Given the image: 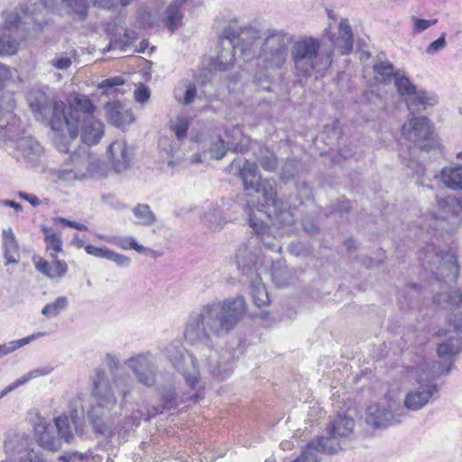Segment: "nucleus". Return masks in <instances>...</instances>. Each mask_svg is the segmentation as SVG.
I'll list each match as a JSON object with an SVG mask.
<instances>
[{
	"label": "nucleus",
	"mask_w": 462,
	"mask_h": 462,
	"mask_svg": "<svg viewBox=\"0 0 462 462\" xmlns=\"http://www.w3.org/2000/svg\"><path fill=\"white\" fill-rule=\"evenodd\" d=\"M246 312L243 296L207 303L192 311L187 320L184 337L200 350L209 373L218 380H225L232 374L231 354L227 350L212 348L211 336L220 337L234 329Z\"/></svg>",
	"instance_id": "1"
},
{
	"label": "nucleus",
	"mask_w": 462,
	"mask_h": 462,
	"mask_svg": "<svg viewBox=\"0 0 462 462\" xmlns=\"http://www.w3.org/2000/svg\"><path fill=\"white\" fill-rule=\"evenodd\" d=\"M92 382L91 403L88 411V418L97 432L112 436L117 429L115 424L116 412L114 411L117 403L115 390L122 396V407L127 395L134 389L133 382L126 374H117L110 382L102 369L96 370Z\"/></svg>",
	"instance_id": "2"
},
{
	"label": "nucleus",
	"mask_w": 462,
	"mask_h": 462,
	"mask_svg": "<svg viewBox=\"0 0 462 462\" xmlns=\"http://www.w3.org/2000/svg\"><path fill=\"white\" fill-rule=\"evenodd\" d=\"M69 104L68 117L71 124L63 126V130H68L69 138L60 135L55 139L57 149L62 152H71V143H69V139L71 142L76 140L79 128L81 141L87 145L97 143L104 133V125L94 117L96 107L87 96L73 95L69 97Z\"/></svg>",
	"instance_id": "3"
},
{
	"label": "nucleus",
	"mask_w": 462,
	"mask_h": 462,
	"mask_svg": "<svg viewBox=\"0 0 462 462\" xmlns=\"http://www.w3.org/2000/svg\"><path fill=\"white\" fill-rule=\"evenodd\" d=\"M261 43L260 32L254 27H242L236 21L230 22L225 26L219 37L217 56L214 61L215 69H228L235 61L236 50L245 60L254 58Z\"/></svg>",
	"instance_id": "4"
},
{
	"label": "nucleus",
	"mask_w": 462,
	"mask_h": 462,
	"mask_svg": "<svg viewBox=\"0 0 462 462\" xmlns=\"http://www.w3.org/2000/svg\"><path fill=\"white\" fill-rule=\"evenodd\" d=\"M291 53L297 73L302 76L321 74L332 62V50L321 49L320 40L311 36L293 42Z\"/></svg>",
	"instance_id": "5"
},
{
	"label": "nucleus",
	"mask_w": 462,
	"mask_h": 462,
	"mask_svg": "<svg viewBox=\"0 0 462 462\" xmlns=\"http://www.w3.org/2000/svg\"><path fill=\"white\" fill-rule=\"evenodd\" d=\"M1 127L0 143L13 158L33 168L42 163L43 147L31 134H26L22 125L17 126V121L14 120L8 130H5L3 124Z\"/></svg>",
	"instance_id": "6"
},
{
	"label": "nucleus",
	"mask_w": 462,
	"mask_h": 462,
	"mask_svg": "<svg viewBox=\"0 0 462 462\" xmlns=\"http://www.w3.org/2000/svg\"><path fill=\"white\" fill-rule=\"evenodd\" d=\"M403 138L411 143L407 144L410 158H403L407 167L411 168L418 176L425 175V167L415 161L413 157L417 152L429 151L431 147L430 125L426 117H412L402 129Z\"/></svg>",
	"instance_id": "7"
},
{
	"label": "nucleus",
	"mask_w": 462,
	"mask_h": 462,
	"mask_svg": "<svg viewBox=\"0 0 462 462\" xmlns=\"http://www.w3.org/2000/svg\"><path fill=\"white\" fill-rule=\"evenodd\" d=\"M26 98L36 120L48 121L53 131L62 132L63 126L71 124L63 102L51 101L43 91L38 89L31 90Z\"/></svg>",
	"instance_id": "8"
},
{
	"label": "nucleus",
	"mask_w": 462,
	"mask_h": 462,
	"mask_svg": "<svg viewBox=\"0 0 462 462\" xmlns=\"http://www.w3.org/2000/svg\"><path fill=\"white\" fill-rule=\"evenodd\" d=\"M261 43L254 57L262 60L265 69H280L287 61L292 37L284 31L271 29Z\"/></svg>",
	"instance_id": "9"
},
{
	"label": "nucleus",
	"mask_w": 462,
	"mask_h": 462,
	"mask_svg": "<svg viewBox=\"0 0 462 462\" xmlns=\"http://www.w3.org/2000/svg\"><path fill=\"white\" fill-rule=\"evenodd\" d=\"M451 365L445 371L433 370L430 365L424 364L416 370L419 385L411 389L405 395L403 405L409 411H419L437 396L439 389L431 381L445 372L448 374Z\"/></svg>",
	"instance_id": "10"
},
{
	"label": "nucleus",
	"mask_w": 462,
	"mask_h": 462,
	"mask_svg": "<svg viewBox=\"0 0 462 462\" xmlns=\"http://www.w3.org/2000/svg\"><path fill=\"white\" fill-rule=\"evenodd\" d=\"M32 439L24 432L9 433L5 441L6 458L1 462H46L43 455L35 450Z\"/></svg>",
	"instance_id": "11"
},
{
	"label": "nucleus",
	"mask_w": 462,
	"mask_h": 462,
	"mask_svg": "<svg viewBox=\"0 0 462 462\" xmlns=\"http://www.w3.org/2000/svg\"><path fill=\"white\" fill-rule=\"evenodd\" d=\"M394 86L402 97L411 114L419 113L428 106H433L437 100L434 96L429 95L424 90H418L416 86L404 74L397 71L394 79Z\"/></svg>",
	"instance_id": "12"
},
{
	"label": "nucleus",
	"mask_w": 462,
	"mask_h": 462,
	"mask_svg": "<svg viewBox=\"0 0 462 462\" xmlns=\"http://www.w3.org/2000/svg\"><path fill=\"white\" fill-rule=\"evenodd\" d=\"M26 32L17 14H10L0 26V56H11L17 52Z\"/></svg>",
	"instance_id": "13"
},
{
	"label": "nucleus",
	"mask_w": 462,
	"mask_h": 462,
	"mask_svg": "<svg viewBox=\"0 0 462 462\" xmlns=\"http://www.w3.org/2000/svg\"><path fill=\"white\" fill-rule=\"evenodd\" d=\"M424 260L436 267L439 273H436V279L448 280L455 282L458 273L457 261L455 254L450 252L435 251L433 246H429L425 252Z\"/></svg>",
	"instance_id": "14"
},
{
	"label": "nucleus",
	"mask_w": 462,
	"mask_h": 462,
	"mask_svg": "<svg viewBox=\"0 0 462 462\" xmlns=\"http://www.w3.org/2000/svg\"><path fill=\"white\" fill-rule=\"evenodd\" d=\"M255 239L250 238L236 249L235 261L237 269L245 277L260 273L262 266V250L255 245Z\"/></svg>",
	"instance_id": "15"
},
{
	"label": "nucleus",
	"mask_w": 462,
	"mask_h": 462,
	"mask_svg": "<svg viewBox=\"0 0 462 462\" xmlns=\"http://www.w3.org/2000/svg\"><path fill=\"white\" fill-rule=\"evenodd\" d=\"M125 365L133 372L138 383L146 387L155 385L158 366L152 354L140 353L127 359Z\"/></svg>",
	"instance_id": "16"
},
{
	"label": "nucleus",
	"mask_w": 462,
	"mask_h": 462,
	"mask_svg": "<svg viewBox=\"0 0 462 462\" xmlns=\"http://www.w3.org/2000/svg\"><path fill=\"white\" fill-rule=\"evenodd\" d=\"M168 358L172 365L180 371L186 383L196 389L199 383V374L195 365V356L186 353L182 346L169 347L167 349Z\"/></svg>",
	"instance_id": "17"
},
{
	"label": "nucleus",
	"mask_w": 462,
	"mask_h": 462,
	"mask_svg": "<svg viewBox=\"0 0 462 462\" xmlns=\"http://www.w3.org/2000/svg\"><path fill=\"white\" fill-rule=\"evenodd\" d=\"M391 403H374L367 407L365 422L373 428H385L402 421L403 412H393Z\"/></svg>",
	"instance_id": "18"
},
{
	"label": "nucleus",
	"mask_w": 462,
	"mask_h": 462,
	"mask_svg": "<svg viewBox=\"0 0 462 462\" xmlns=\"http://www.w3.org/2000/svg\"><path fill=\"white\" fill-rule=\"evenodd\" d=\"M355 428V420L352 416L346 413H338L333 420H330L327 427L328 437H325L329 442H337L339 446V450L342 449V439L350 436Z\"/></svg>",
	"instance_id": "19"
},
{
	"label": "nucleus",
	"mask_w": 462,
	"mask_h": 462,
	"mask_svg": "<svg viewBox=\"0 0 462 462\" xmlns=\"http://www.w3.org/2000/svg\"><path fill=\"white\" fill-rule=\"evenodd\" d=\"M439 212L434 215L435 218L440 221V224L436 226L442 230H449L451 227L442 224L448 221L450 225L455 226L457 223L458 212L461 209L459 201L451 196H447L442 199L437 198Z\"/></svg>",
	"instance_id": "20"
},
{
	"label": "nucleus",
	"mask_w": 462,
	"mask_h": 462,
	"mask_svg": "<svg viewBox=\"0 0 462 462\" xmlns=\"http://www.w3.org/2000/svg\"><path fill=\"white\" fill-rule=\"evenodd\" d=\"M80 152L74 151L65 163L56 172V182L70 184L77 180H83L85 170L81 167Z\"/></svg>",
	"instance_id": "21"
},
{
	"label": "nucleus",
	"mask_w": 462,
	"mask_h": 462,
	"mask_svg": "<svg viewBox=\"0 0 462 462\" xmlns=\"http://www.w3.org/2000/svg\"><path fill=\"white\" fill-rule=\"evenodd\" d=\"M249 224L254 232V236H251V238L255 239L256 245L261 242L272 252H282V246L281 241L273 234L270 226L265 225L263 221L257 220L254 215L250 216Z\"/></svg>",
	"instance_id": "22"
},
{
	"label": "nucleus",
	"mask_w": 462,
	"mask_h": 462,
	"mask_svg": "<svg viewBox=\"0 0 462 462\" xmlns=\"http://www.w3.org/2000/svg\"><path fill=\"white\" fill-rule=\"evenodd\" d=\"M34 435L38 444L44 449L56 451L61 447L58 435H55L53 426L42 417H37L34 423Z\"/></svg>",
	"instance_id": "23"
},
{
	"label": "nucleus",
	"mask_w": 462,
	"mask_h": 462,
	"mask_svg": "<svg viewBox=\"0 0 462 462\" xmlns=\"http://www.w3.org/2000/svg\"><path fill=\"white\" fill-rule=\"evenodd\" d=\"M114 170L122 172L129 169L133 150L124 141H116L108 147Z\"/></svg>",
	"instance_id": "24"
},
{
	"label": "nucleus",
	"mask_w": 462,
	"mask_h": 462,
	"mask_svg": "<svg viewBox=\"0 0 462 462\" xmlns=\"http://www.w3.org/2000/svg\"><path fill=\"white\" fill-rule=\"evenodd\" d=\"M105 110L107 122L117 128H124L134 121L133 113L120 102L107 103Z\"/></svg>",
	"instance_id": "25"
},
{
	"label": "nucleus",
	"mask_w": 462,
	"mask_h": 462,
	"mask_svg": "<svg viewBox=\"0 0 462 462\" xmlns=\"http://www.w3.org/2000/svg\"><path fill=\"white\" fill-rule=\"evenodd\" d=\"M331 42L341 55H347L353 49L354 38L352 28L347 19H341L336 36L331 37Z\"/></svg>",
	"instance_id": "26"
},
{
	"label": "nucleus",
	"mask_w": 462,
	"mask_h": 462,
	"mask_svg": "<svg viewBox=\"0 0 462 462\" xmlns=\"http://www.w3.org/2000/svg\"><path fill=\"white\" fill-rule=\"evenodd\" d=\"M80 152L81 167L85 170L84 179L90 177L101 179L106 176L107 167L106 163L96 156L90 155L87 149L81 148L79 150Z\"/></svg>",
	"instance_id": "27"
},
{
	"label": "nucleus",
	"mask_w": 462,
	"mask_h": 462,
	"mask_svg": "<svg viewBox=\"0 0 462 462\" xmlns=\"http://www.w3.org/2000/svg\"><path fill=\"white\" fill-rule=\"evenodd\" d=\"M79 419L73 416L61 415L54 419V426L60 441L70 443L78 433Z\"/></svg>",
	"instance_id": "28"
},
{
	"label": "nucleus",
	"mask_w": 462,
	"mask_h": 462,
	"mask_svg": "<svg viewBox=\"0 0 462 462\" xmlns=\"http://www.w3.org/2000/svg\"><path fill=\"white\" fill-rule=\"evenodd\" d=\"M35 269L50 279L63 277L68 272V265L64 261L53 258L51 263L40 256L33 257Z\"/></svg>",
	"instance_id": "29"
},
{
	"label": "nucleus",
	"mask_w": 462,
	"mask_h": 462,
	"mask_svg": "<svg viewBox=\"0 0 462 462\" xmlns=\"http://www.w3.org/2000/svg\"><path fill=\"white\" fill-rule=\"evenodd\" d=\"M232 141H225L221 137H219L217 141L214 143L208 151H206L207 155L209 159L220 160L226 155L227 150H230L232 148H234L236 151H245L243 147H239L235 143V138L242 134L241 129L238 126H236L232 129Z\"/></svg>",
	"instance_id": "30"
},
{
	"label": "nucleus",
	"mask_w": 462,
	"mask_h": 462,
	"mask_svg": "<svg viewBox=\"0 0 462 462\" xmlns=\"http://www.w3.org/2000/svg\"><path fill=\"white\" fill-rule=\"evenodd\" d=\"M239 177L242 179L245 189L247 191H259L261 174L258 166L254 162L245 160L239 168Z\"/></svg>",
	"instance_id": "31"
},
{
	"label": "nucleus",
	"mask_w": 462,
	"mask_h": 462,
	"mask_svg": "<svg viewBox=\"0 0 462 462\" xmlns=\"http://www.w3.org/2000/svg\"><path fill=\"white\" fill-rule=\"evenodd\" d=\"M450 332L446 330H439L438 337H446L447 339L438 345V355L441 358L449 359L458 354L462 349V338L458 336L449 335Z\"/></svg>",
	"instance_id": "32"
},
{
	"label": "nucleus",
	"mask_w": 462,
	"mask_h": 462,
	"mask_svg": "<svg viewBox=\"0 0 462 462\" xmlns=\"http://www.w3.org/2000/svg\"><path fill=\"white\" fill-rule=\"evenodd\" d=\"M188 0H173L166 8L162 23L171 31L175 32L182 25L183 14L180 7Z\"/></svg>",
	"instance_id": "33"
},
{
	"label": "nucleus",
	"mask_w": 462,
	"mask_h": 462,
	"mask_svg": "<svg viewBox=\"0 0 462 462\" xmlns=\"http://www.w3.org/2000/svg\"><path fill=\"white\" fill-rule=\"evenodd\" d=\"M4 257L8 263H18L19 245L16 236L11 227L5 228L2 231Z\"/></svg>",
	"instance_id": "34"
},
{
	"label": "nucleus",
	"mask_w": 462,
	"mask_h": 462,
	"mask_svg": "<svg viewBox=\"0 0 462 462\" xmlns=\"http://www.w3.org/2000/svg\"><path fill=\"white\" fill-rule=\"evenodd\" d=\"M249 282L251 296L254 305L258 308L265 307L269 304V295L265 286L262 282L260 273H254L253 276L246 277Z\"/></svg>",
	"instance_id": "35"
},
{
	"label": "nucleus",
	"mask_w": 462,
	"mask_h": 462,
	"mask_svg": "<svg viewBox=\"0 0 462 462\" xmlns=\"http://www.w3.org/2000/svg\"><path fill=\"white\" fill-rule=\"evenodd\" d=\"M269 211L270 214H273V225L277 226L278 227L291 226L295 221L293 212L287 207V204L282 200L273 205Z\"/></svg>",
	"instance_id": "36"
},
{
	"label": "nucleus",
	"mask_w": 462,
	"mask_h": 462,
	"mask_svg": "<svg viewBox=\"0 0 462 462\" xmlns=\"http://www.w3.org/2000/svg\"><path fill=\"white\" fill-rule=\"evenodd\" d=\"M51 372V368L50 367L37 368L30 371L29 373L23 374L22 377L16 379L14 383L5 387L4 390H2L0 392V399L8 394L9 393H11L12 391L15 390L19 386L25 384L30 380L38 378L40 376L47 375Z\"/></svg>",
	"instance_id": "37"
},
{
	"label": "nucleus",
	"mask_w": 462,
	"mask_h": 462,
	"mask_svg": "<svg viewBox=\"0 0 462 462\" xmlns=\"http://www.w3.org/2000/svg\"><path fill=\"white\" fill-rule=\"evenodd\" d=\"M441 180L449 189H462V167L451 166L444 168L441 171Z\"/></svg>",
	"instance_id": "38"
},
{
	"label": "nucleus",
	"mask_w": 462,
	"mask_h": 462,
	"mask_svg": "<svg viewBox=\"0 0 462 462\" xmlns=\"http://www.w3.org/2000/svg\"><path fill=\"white\" fill-rule=\"evenodd\" d=\"M132 213L136 219L134 221L136 225L149 226L153 225L157 220L155 214L152 211L148 204H137L132 208Z\"/></svg>",
	"instance_id": "39"
},
{
	"label": "nucleus",
	"mask_w": 462,
	"mask_h": 462,
	"mask_svg": "<svg viewBox=\"0 0 462 462\" xmlns=\"http://www.w3.org/2000/svg\"><path fill=\"white\" fill-rule=\"evenodd\" d=\"M434 302L443 309L458 307L462 304V291L439 292L434 297Z\"/></svg>",
	"instance_id": "40"
},
{
	"label": "nucleus",
	"mask_w": 462,
	"mask_h": 462,
	"mask_svg": "<svg viewBox=\"0 0 462 462\" xmlns=\"http://www.w3.org/2000/svg\"><path fill=\"white\" fill-rule=\"evenodd\" d=\"M260 193L264 200L265 205L270 208L280 201L277 199V194L275 189V183L273 180H264L260 182V190L255 191Z\"/></svg>",
	"instance_id": "41"
},
{
	"label": "nucleus",
	"mask_w": 462,
	"mask_h": 462,
	"mask_svg": "<svg viewBox=\"0 0 462 462\" xmlns=\"http://www.w3.org/2000/svg\"><path fill=\"white\" fill-rule=\"evenodd\" d=\"M44 242L46 249L50 252L51 258H56L57 254L62 250V240L60 234L51 232L49 228L43 227Z\"/></svg>",
	"instance_id": "42"
},
{
	"label": "nucleus",
	"mask_w": 462,
	"mask_h": 462,
	"mask_svg": "<svg viewBox=\"0 0 462 462\" xmlns=\"http://www.w3.org/2000/svg\"><path fill=\"white\" fill-rule=\"evenodd\" d=\"M107 241L111 243L112 245L118 246L121 249L127 250V249H133L135 250L138 253H143L146 251V248L139 245L136 241V239L134 236H115L107 238Z\"/></svg>",
	"instance_id": "43"
},
{
	"label": "nucleus",
	"mask_w": 462,
	"mask_h": 462,
	"mask_svg": "<svg viewBox=\"0 0 462 462\" xmlns=\"http://www.w3.org/2000/svg\"><path fill=\"white\" fill-rule=\"evenodd\" d=\"M374 77L380 82H388L395 79L397 71H394L393 65L386 60L374 65Z\"/></svg>",
	"instance_id": "44"
},
{
	"label": "nucleus",
	"mask_w": 462,
	"mask_h": 462,
	"mask_svg": "<svg viewBox=\"0 0 462 462\" xmlns=\"http://www.w3.org/2000/svg\"><path fill=\"white\" fill-rule=\"evenodd\" d=\"M68 305V298L60 296L52 303L46 304L42 310V314L49 318L56 317L64 311Z\"/></svg>",
	"instance_id": "45"
},
{
	"label": "nucleus",
	"mask_w": 462,
	"mask_h": 462,
	"mask_svg": "<svg viewBox=\"0 0 462 462\" xmlns=\"http://www.w3.org/2000/svg\"><path fill=\"white\" fill-rule=\"evenodd\" d=\"M203 220L208 225L211 229H222L226 221L223 217L222 212L218 208H213L203 215Z\"/></svg>",
	"instance_id": "46"
},
{
	"label": "nucleus",
	"mask_w": 462,
	"mask_h": 462,
	"mask_svg": "<svg viewBox=\"0 0 462 462\" xmlns=\"http://www.w3.org/2000/svg\"><path fill=\"white\" fill-rule=\"evenodd\" d=\"M139 23L142 26H155L159 25L160 19L157 11H152L146 6H142L138 9Z\"/></svg>",
	"instance_id": "47"
},
{
	"label": "nucleus",
	"mask_w": 462,
	"mask_h": 462,
	"mask_svg": "<svg viewBox=\"0 0 462 462\" xmlns=\"http://www.w3.org/2000/svg\"><path fill=\"white\" fill-rule=\"evenodd\" d=\"M125 80L121 76L111 77L102 80L98 84V88L103 90L104 94L115 95L117 92V88L123 86Z\"/></svg>",
	"instance_id": "48"
},
{
	"label": "nucleus",
	"mask_w": 462,
	"mask_h": 462,
	"mask_svg": "<svg viewBox=\"0 0 462 462\" xmlns=\"http://www.w3.org/2000/svg\"><path fill=\"white\" fill-rule=\"evenodd\" d=\"M261 167L267 171H273L278 166L276 155L268 150L262 152V155L258 159Z\"/></svg>",
	"instance_id": "49"
},
{
	"label": "nucleus",
	"mask_w": 462,
	"mask_h": 462,
	"mask_svg": "<svg viewBox=\"0 0 462 462\" xmlns=\"http://www.w3.org/2000/svg\"><path fill=\"white\" fill-rule=\"evenodd\" d=\"M411 21L413 23L412 25V32L413 33H420L430 28L431 25H434L437 23V19L432 20H426V19H420L416 16H411Z\"/></svg>",
	"instance_id": "50"
},
{
	"label": "nucleus",
	"mask_w": 462,
	"mask_h": 462,
	"mask_svg": "<svg viewBox=\"0 0 462 462\" xmlns=\"http://www.w3.org/2000/svg\"><path fill=\"white\" fill-rule=\"evenodd\" d=\"M297 173V163L295 161H288L282 168L281 178L284 182L291 180Z\"/></svg>",
	"instance_id": "51"
},
{
	"label": "nucleus",
	"mask_w": 462,
	"mask_h": 462,
	"mask_svg": "<svg viewBox=\"0 0 462 462\" xmlns=\"http://www.w3.org/2000/svg\"><path fill=\"white\" fill-rule=\"evenodd\" d=\"M106 260L115 263L119 267H128L131 263V259L129 257L110 249L108 250Z\"/></svg>",
	"instance_id": "52"
},
{
	"label": "nucleus",
	"mask_w": 462,
	"mask_h": 462,
	"mask_svg": "<svg viewBox=\"0 0 462 462\" xmlns=\"http://www.w3.org/2000/svg\"><path fill=\"white\" fill-rule=\"evenodd\" d=\"M197 95V88L194 84H189L186 87L185 92L183 94V97H178V94L176 93V98L181 102L183 105H189L192 103L196 97Z\"/></svg>",
	"instance_id": "53"
},
{
	"label": "nucleus",
	"mask_w": 462,
	"mask_h": 462,
	"mask_svg": "<svg viewBox=\"0 0 462 462\" xmlns=\"http://www.w3.org/2000/svg\"><path fill=\"white\" fill-rule=\"evenodd\" d=\"M172 129L178 139L184 138L189 129V124L187 119L183 117L178 118L175 124L172 125Z\"/></svg>",
	"instance_id": "54"
},
{
	"label": "nucleus",
	"mask_w": 462,
	"mask_h": 462,
	"mask_svg": "<svg viewBox=\"0 0 462 462\" xmlns=\"http://www.w3.org/2000/svg\"><path fill=\"white\" fill-rule=\"evenodd\" d=\"M50 64L57 69L66 70L71 64V59L65 56H57L50 60Z\"/></svg>",
	"instance_id": "55"
},
{
	"label": "nucleus",
	"mask_w": 462,
	"mask_h": 462,
	"mask_svg": "<svg viewBox=\"0 0 462 462\" xmlns=\"http://www.w3.org/2000/svg\"><path fill=\"white\" fill-rule=\"evenodd\" d=\"M108 248L106 246L103 247H97L92 245H87L85 246V251L88 254L93 255L97 258H105L106 259Z\"/></svg>",
	"instance_id": "56"
},
{
	"label": "nucleus",
	"mask_w": 462,
	"mask_h": 462,
	"mask_svg": "<svg viewBox=\"0 0 462 462\" xmlns=\"http://www.w3.org/2000/svg\"><path fill=\"white\" fill-rule=\"evenodd\" d=\"M445 33H443L436 41L432 42L426 49V52L430 55H433L442 50L446 46Z\"/></svg>",
	"instance_id": "57"
},
{
	"label": "nucleus",
	"mask_w": 462,
	"mask_h": 462,
	"mask_svg": "<svg viewBox=\"0 0 462 462\" xmlns=\"http://www.w3.org/2000/svg\"><path fill=\"white\" fill-rule=\"evenodd\" d=\"M88 454L72 452L60 457V462H87Z\"/></svg>",
	"instance_id": "58"
},
{
	"label": "nucleus",
	"mask_w": 462,
	"mask_h": 462,
	"mask_svg": "<svg viewBox=\"0 0 462 462\" xmlns=\"http://www.w3.org/2000/svg\"><path fill=\"white\" fill-rule=\"evenodd\" d=\"M162 399L165 403V406H171L175 400V392L171 385L168 388H164L161 393Z\"/></svg>",
	"instance_id": "59"
},
{
	"label": "nucleus",
	"mask_w": 462,
	"mask_h": 462,
	"mask_svg": "<svg viewBox=\"0 0 462 462\" xmlns=\"http://www.w3.org/2000/svg\"><path fill=\"white\" fill-rule=\"evenodd\" d=\"M134 97L137 102L144 103L150 98V90L144 86H141L134 91Z\"/></svg>",
	"instance_id": "60"
},
{
	"label": "nucleus",
	"mask_w": 462,
	"mask_h": 462,
	"mask_svg": "<svg viewBox=\"0 0 462 462\" xmlns=\"http://www.w3.org/2000/svg\"><path fill=\"white\" fill-rule=\"evenodd\" d=\"M18 197L27 202H29L32 206L37 207L40 205L41 201L39 198L32 193H26L24 191L18 192Z\"/></svg>",
	"instance_id": "61"
},
{
	"label": "nucleus",
	"mask_w": 462,
	"mask_h": 462,
	"mask_svg": "<svg viewBox=\"0 0 462 462\" xmlns=\"http://www.w3.org/2000/svg\"><path fill=\"white\" fill-rule=\"evenodd\" d=\"M448 323L453 326L456 331H459L462 328V311L452 314L448 318Z\"/></svg>",
	"instance_id": "62"
},
{
	"label": "nucleus",
	"mask_w": 462,
	"mask_h": 462,
	"mask_svg": "<svg viewBox=\"0 0 462 462\" xmlns=\"http://www.w3.org/2000/svg\"><path fill=\"white\" fill-rule=\"evenodd\" d=\"M43 334L42 333H37V334H32L29 337H23V338H21L19 340H16V341H13L10 343V346H15V349L16 348H19L28 343H30L32 340L42 336Z\"/></svg>",
	"instance_id": "63"
},
{
	"label": "nucleus",
	"mask_w": 462,
	"mask_h": 462,
	"mask_svg": "<svg viewBox=\"0 0 462 462\" xmlns=\"http://www.w3.org/2000/svg\"><path fill=\"white\" fill-rule=\"evenodd\" d=\"M58 221L63 225H66L69 227L78 229V230H87V226L83 224L78 223L76 221H71L64 217H59Z\"/></svg>",
	"instance_id": "64"
}]
</instances>
